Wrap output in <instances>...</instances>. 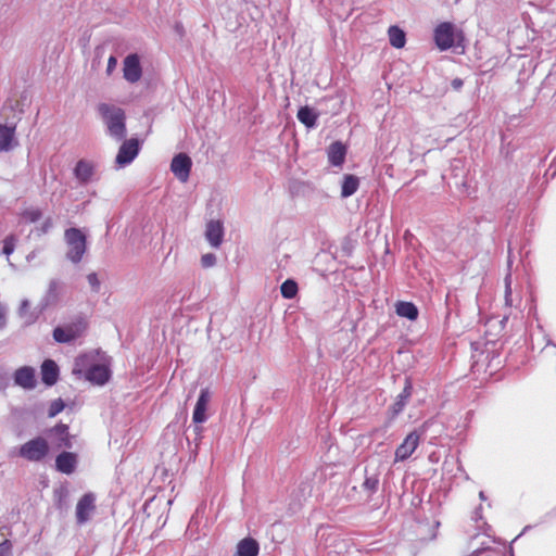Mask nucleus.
<instances>
[{"label":"nucleus","mask_w":556,"mask_h":556,"mask_svg":"<svg viewBox=\"0 0 556 556\" xmlns=\"http://www.w3.org/2000/svg\"><path fill=\"white\" fill-rule=\"evenodd\" d=\"M59 378V367L52 359L43 361L41 365V380L47 386H53Z\"/></svg>","instance_id":"a211bd4d"},{"label":"nucleus","mask_w":556,"mask_h":556,"mask_svg":"<svg viewBox=\"0 0 556 556\" xmlns=\"http://www.w3.org/2000/svg\"><path fill=\"white\" fill-rule=\"evenodd\" d=\"M452 85L455 89H459L463 86V81L459 78H456L453 80Z\"/></svg>","instance_id":"79ce46f5"},{"label":"nucleus","mask_w":556,"mask_h":556,"mask_svg":"<svg viewBox=\"0 0 556 556\" xmlns=\"http://www.w3.org/2000/svg\"><path fill=\"white\" fill-rule=\"evenodd\" d=\"M64 240L67 245L66 258L78 264L87 251L86 235L79 228H68L64 232Z\"/></svg>","instance_id":"7ed1b4c3"},{"label":"nucleus","mask_w":556,"mask_h":556,"mask_svg":"<svg viewBox=\"0 0 556 556\" xmlns=\"http://www.w3.org/2000/svg\"><path fill=\"white\" fill-rule=\"evenodd\" d=\"M117 65V58L114 55H111L108 60V66H106V74L111 75L113 71L116 68Z\"/></svg>","instance_id":"58836bf2"},{"label":"nucleus","mask_w":556,"mask_h":556,"mask_svg":"<svg viewBox=\"0 0 556 556\" xmlns=\"http://www.w3.org/2000/svg\"><path fill=\"white\" fill-rule=\"evenodd\" d=\"M15 126L0 125V152L14 147Z\"/></svg>","instance_id":"4be33fe9"},{"label":"nucleus","mask_w":556,"mask_h":556,"mask_svg":"<svg viewBox=\"0 0 556 556\" xmlns=\"http://www.w3.org/2000/svg\"><path fill=\"white\" fill-rule=\"evenodd\" d=\"M395 313L403 318L408 320H416L419 315L418 307L413 302L397 301L395 303Z\"/></svg>","instance_id":"412c9836"},{"label":"nucleus","mask_w":556,"mask_h":556,"mask_svg":"<svg viewBox=\"0 0 556 556\" xmlns=\"http://www.w3.org/2000/svg\"><path fill=\"white\" fill-rule=\"evenodd\" d=\"M140 146L139 140L131 138L123 141L118 149L115 162L119 167L129 165L139 154Z\"/></svg>","instance_id":"1a4fd4ad"},{"label":"nucleus","mask_w":556,"mask_h":556,"mask_svg":"<svg viewBox=\"0 0 556 556\" xmlns=\"http://www.w3.org/2000/svg\"><path fill=\"white\" fill-rule=\"evenodd\" d=\"M14 383L26 390L36 387L35 369L29 366H24L14 372Z\"/></svg>","instance_id":"4468645a"},{"label":"nucleus","mask_w":556,"mask_h":556,"mask_svg":"<svg viewBox=\"0 0 556 556\" xmlns=\"http://www.w3.org/2000/svg\"><path fill=\"white\" fill-rule=\"evenodd\" d=\"M379 485V477L376 473L368 475L366 471V477L363 482V488L365 491H367L369 494L375 493L378 490Z\"/></svg>","instance_id":"c756f323"},{"label":"nucleus","mask_w":556,"mask_h":556,"mask_svg":"<svg viewBox=\"0 0 556 556\" xmlns=\"http://www.w3.org/2000/svg\"><path fill=\"white\" fill-rule=\"evenodd\" d=\"M359 187V179L354 175H344L341 187V197L349 198L353 195Z\"/></svg>","instance_id":"a878e982"},{"label":"nucleus","mask_w":556,"mask_h":556,"mask_svg":"<svg viewBox=\"0 0 556 556\" xmlns=\"http://www.w3.org/2000/svg\"><path fill=\"white\" fill-rule=\"evenodd\" d=\"M52 431L58 437V446L59 447H65L71 448L72 447V438L68 433V426L65 424H59L56 425Z\"/></svg>","instance_id":"bb28decb"},{"label":"nucleus","mask_w":556,"mask_h":556,"mask_svg":"<svg viewBox=\"0 0 556 556\" xmlns=\"http://www.w3.org/2000/svg\"><path fill=\"white\" fill-rule=\"evenodd\" d=\"M433 38L441 51H446L454 46V26L450 22H443L434 28Z\"/></svg>","instance_id":"0eeeda50"},{"label":"nucleus","mask_w":556,"mask_h":556,"mask_svg":"<svg viewBox=\"0 0 556 556\" xmlns=\"http://www.w3.org/2000/svg\"><path fill=\"white\" fill-rule=\"evenodd\" d=\"M86 326L83 321L71 324L66 327H55L53 329V339L58 343H70L79 338Z\"/></svg>","instance_id":"9d476101"},{"label":"nucleus","mask_w":556,"mask_h":556,"mask_svg":"<svg viewBox=\"0 0 556 556\" xmlns=\"http://www.w3.org/2000/svg\"><path fill=\"white\" fill-rule=\"evenodd\" d=\"M505 282V304L511 306V274L508 273L504 279Z\"/></svg>","instance_id":"473e14b6"},{"label":"nucleus","mask_w":556,"mask_h":556,"mask_svg":"<svg viewBox=\"0 0 556 556\" xmlns=\"http://www.w3.org/2000/svg\"><path fill=\"white\" fill-rule=\"evenodd\" d=\"M296 117L307 128H314L317 124L318 114L306 105L299 109Z\"/></svg>","instance_id":"393cba45"},{"label":"nucleus","mask_w":556,"mask_h":556,"mask_svg":"<svg viewBox=\"0 0 556 556\" xmlns=\"http://www.w3.org/2000/svg\"><path fill=\"white\" fill-rule=\"evenodd\" d=\"M192 161L186 153L175 155L170 163V170L181 182H186L190 176Z\"/></svg>","instance_id":"9b49d317"},{"label":"nucleus","mask_w":556,"mask_h":556,"mask_svg":"<svg viewBox=\"0 0 556 556\" xmlns=\"http://www.w3.org/2000/svg\"><path fill=\"white\" fill-rule=\"evenodd\" d=\"M390 45L396 49L403 48L406 42L405 33L397 26H390L388 30Z\"/></svg>","instance_id":"cd10ccee"},{"label":"nucleus","mask_w":556,"mask_h":556,"mask_svg":"<svg viewBox=\"0 0 556 556\" xmlns=\"http://www.w3.org/2000/svg\"><path fill=\"white\" fill-rule=\"evenodd\" d=\"M205 238L213 248H219L224 239V226L220 220H210L205 228Z\"/></svg>","instance_id":"f8f14e48"},{"label":"nucleus","mask_w":556,"mask_h":556,"mask_svg":"<svg viewBox=\"0 0 556 556\" xmlns=\"http://www.w3.org/2000/svg\"><path fill=\"white\" fill-rule=\"evenodd\" d=\"M97 110L106 126V134L116 141L124 140L127 135L125 111L110 103H100Z\"/></svg>","instance_id":"f257e3e1"},{"label":"nucleus","mask_w":556,"mask_h":556,"mask_svg":"<svg viewBox=\"0 0 556 556\" xmlns=\"http://www.w3.org/2000/svg\"><path fill=\"white\" fill-rule=\"evenodd\" d=\"M87 280H88V283L90 286V288L92 289L93 292H99L100 291V280L98 278V275L96 273H90L88 276H87Z\"/></svg>","instance_id":"c9c22d12"},{"label":"nucleus","mask_w":556,"mask_h":556,"mask_svg":"<svg viewBox=\"0 0 556 556\" xmlns=\"http://www.w3.org/2000/svg\"><path fill=\"white\" fill-rule=\"evenodd\" d=\"M41 215L42 213L39 208H29L23 212V217L30 223H36L39 220Z\"/></svg>","instance_id":"72a5a7b5"},{"label":"nucleus","mask_w":556,"mask_h":556,"mask_svg":"<svg viewBox=\"0 0 556 556\" xmlns=\"http://www.w3.org/2000/svg\"><path fill=\"white\" fill-rule=\"evenodd\" d=\"M74 175L80 184L86 185L93 176V165L88 161L80 160L76 163Z\"/></svg>","instance_id":"6ab92c4d"},{"label":"nucleus","mask_w":556,"mask_h":556,"mask_svg":"<svg viewBox=\"0 0 556 556\" xmlns=\"http://www.w3.org/2000/svg\"><path fill=\"white\" fill-rule=\"evenodd\" d=\"M413 384L409 378L405 379V386L402 392L396 396V400L392 406V410L394 415L400 414L404 407L406 406L409 397L412 396Z\"/></svg>","instance_id":"aec40b11"},{"label":"nucleus","mask_w":556,"mask_h":556,"mask_svg":"<svg viewBox=\"0 0 556 556\" xmlns=\"http://www.w3.org/2000/svg\"><path fill=\"white\" fill-rule=\"evenodd\" d=\"M327 154L329 163L340 167L345 161L346 148L341 141H334L329 146Z\"/></svg>","instance_id":"f3484780"},{"label":"nucleus","mask_w":556,"mask_h":556,"mask_svg":"<svg viewBox=\"0 0 556 556\" xmlns=\"http://www.w3.org/2000/svg\"><path fill=\"white\" fill-rule=\"evenodd\" d=\"M260 552V545L256 540L252 538H244L237 545L238 556H257Z\"/></svg>","instance_id":"5701e85b"},{"label":"nucleus","mask_w":556,"mask_h":556,"mask_svg":"<svg viewBox=\"0 0 556 556\" xmlns=\"http://www.w3.org/2000/svg\"><path fill=\"white\" fill-rule=\"evenodd\" d=\"M216 264V256L213 253H206L201 257V265L204 268L213 267Z\"/></svg>","instance_id":"f704fd0d"},{"label":"nucleus","mask_w":556,"mask_h":556,"mask_svg":"<svg viewBox=\"0 0 556 556\" xmlns=\"http://www.w3.org/2000/svg\"><path fill=\"white\" fill-rule=\"evenodd\" d=\"M482 518V515H481V507L477 508L475 510V519L478 520V519H481Z\"/></svg>","instance_id":"37998d69"},{"label":"nucleus","mask_w":556,"mask_h":556,"mask_svg":"<svg viewBox=\"0 0 556 556\" xmlns=\"http://www.w3.org/2000/svg\"><path fill=\"white\" fill-rule=\"evenodd\" d=\"M123 77L129 84H136L141 79L142 66L137 53H130L124 59Z\"/></svg>","instance_id":"6e6552de"},{"label":"nucleus","mask_w":556,"mask_h":556,"mask_svg":"<svg viewBox=\"0 0 556 556\" xmlns=\"http://www.w3.org/2000/svg\"><path fill=\"white\" fill-rule=\"evenodd\" d=\"M60 282L55 279L51 280L48 286V290L42 298L40 305L41 309H46L48 306L54 304L59 300Z\"/></svg>","instance_id":"b1692460"},{"label":"nucleus","mask_w":556,"mask_h":556,"mask_svg":"<svg viewBox=\"0 0 556 556\" xmlns=\"http://www.w3.org/2000/svg\"><path fill=\"white\" fill-rule=\"evenodd\" d=\"M64 407H65V404L61 399L52 401L49 406V409H48V416L49 417L56 416L64 409Z\"/></svg>","instance_id":"2f4dec72"},{"label":"nucleus","mask_w":556,"mask_h":556,"mask_svg":"<svg viewBox=\"0 0 556 556\" xmlns=\"http://www.w3.org/2000/svg\"><path fill=\"white\" fill-rule=\"evenodd\" d=\"M210 397V391L207 388H204L200 391L192 415V420L194 424H203L207 419L206 409Z\"/></svg>","instance_id":"ddd939ff"},{"label":"nucleus","mask_w":556,"mask_h":556,"mask_svg":"<svg viewBox=\"0 0 556 556\" xmlns=\"http://www.w3.org/2000/svg\"><path fill=\"white\" fill-rule=\"evenodd\" d=\"M49 453V444L42 437H36L22 444L18 455L28 462H41Z\"/></svg>","instance_id":"20e7f679"},{"label":"nucleus","mask_w":556,"mask_h":556,"mask_svg":"<svg viewBox=\"0 0 556 556\" xmlns=\"http://www.w3.org/2000/svg\"><path fill=\"white\" fill-rule=\"evenodd\" d=\"M45 309H41V306L39 308H31L30 302L27 299L22 300L20 307H18V316L23 319V323L26 326L33 325L40 316V314Z\"/></svg>","instance_id":"dca6fc26"},{"label":"nucleus","mask_w":556,"mask_h":556,"mask_svg":"<svg viewBox=\"0 0 556 556\" xmlns=\"http://www.w3.org/2000/svg\"><path fill=\"white\" fill-rule=\"evenodd\" d=\"M298 283L293 279H287L286 281L282 282L280 287L281 295L288 300L295 298V295L298 294Z\"/></svg>","instance_id":"c85d7f7f"},{"label":"nucleus","mask_w":556,"mask_h":556,"mask_svg":"<svg viewBox=\"0 0 556 556\" xmlns=\"http://www.w3.org/2000/svg\"><path fill=\"white\" fill-rule=\"evenodd\" d=\"M2 243V253L9 257L16 248L17 238L14 235H9L3 239Z\"/></svg>","instance_id":"7c9ffc66"},{"label":"nucleus","mask_w":556,"mask_h":556,"mask_svg":"<svg viewBox=\"0 0 556 556\" xmlns=\"http://www.w3.org/2000/svg\"><path fill=\"white\" fill-rule=\"evenodd\" d=\"M51 227H52V220H51V218H48L42 224L40 230H41L42 233H47L50 230Z\"/></svg>","instance_id":"a19ab883"},{"label":"nucleus","mask_w":556,"mask_h":556,"mask_svg":"<svg viewBox=\"0 0 556 556\" xmlns=\"http://www.w3.org/2000/svg\"><path fill=\"white\" fill-rule=\"evenodd\" d=\"M509 554H510V556H514V551H513V548H510Z\"/></svg>","instance_id":"a18cd8bd"},{"label":"nucleus","mask_w":556,"mask_h":556,"mask_svg":"<svg viewBox=\"0 0 556 556\" xmlns=\"http://www.w3.org/2000/svg\"><path fill=\"white\" fill-rule=\"evenodd\" d=\"M76 465L77 457L71 452H62L55 458L56 470L65 475L73 473L76 469Z\"/></svg>","instance_id":"2eb2a0df"},{"label":"nucleus","mask_w":556,"mask_h":556,"mask_svg":"<svg viewBox=\"0 0 556 556\" xmlns=\"http://www.w3.org/2000/svg\"><path fill=\"white\" fill-rule=\"evenodd\" d=\"M8 324V307L0 303V330L4 329Z\"/></svg>","instance_id":"e433bc0d"},{"label":"nucleus","mask_w":556,"mask_h":556,"mask_svg":"<svg viewBox=\"0 0 556 556\" xmlns=\"http://www.w3.org/2000/svg\"><path fill=\"white\" fill-rule=\"evenodd\" d=\"M12 555V543L9 540H4L0 543V556Z\"/></svg>","instance_id":"4c0bfd02"},{"label":"nucleus","mask_w":556,"mask_h":556,"mask_svg":"<svg viewBox=\"0 0 556 556\" xmlns=\"http://www.w3.org/2000/svg\"><path fill=\"white\" fill-rule=\"evenodd\" d=\"M96 509V495L91 492L84 494L77 502L75 509L77 525L83 526L90 521Z\"/></svg>","instance_id":"423d86ee"},{"label":"nucleus","mask_w":556,"mask_h":556,"mask_svg":"<svg viewBox=\"0 0 556 556\" xmlns=\"http://www.w3.org/2000/svg\"><path fill=\"white\" fill-rule=\"evenodd\" d=\"M479 497H480L482 501H484V500H485V495H484V492H483V491H481V492L479 493Z\"/></svg>","instance_id":"c03bdc74"},{"label":"nucleus","mask_w":556,"mask_h":556,"mask_svg":"<svg viewBox=\"0 0 556 556\" xmlns=\"http://www.w3.org/2000/svg\"><path fill=\"white\" fill-rule=\"evenodd\" d=\"M201 424H195V427L193 428V432L195 434V438L194 440L198 441L201 439V435H202V432H203V427L200 426Z\"/></svg>","instance_id":"ea45409f"},{"label":"nucleus","mask_w":556,"mask_h":556,"mask_svg":"<svg viewBox=\"0 0 556 556\" xmlns=\"http://www.w3.org/2000/svg\"><path fill=\"white\" fill-rule=\"evenodd\" d=\"M426 426L427 424H424L419 430H414L406 435L395 451L396 462H404L412 456L419 445L420 437L426 432Z\"/></svg>","instance_id":"39448f33"},{"label":"nucleus","mask_w":556,"mask_h":556,"mask_svg":"<svg viewBox=\"0 0 556 556\" xmlns=\"http://www.w3.org/2000/svg\"><path fill=\"white\" fill-rule=\"evenodd\" d=\"M73 374L83 376L89 382L104 386L111 378V370L104 364L91 363V356L80 355L75 359Z\"/></svg>","instance_id":"f03ea898"}]
</instances>
